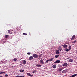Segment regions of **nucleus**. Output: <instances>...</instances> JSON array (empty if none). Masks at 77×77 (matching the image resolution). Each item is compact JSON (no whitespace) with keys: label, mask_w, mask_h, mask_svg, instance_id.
Returning a JSON list of instances; mask_svg holds the SVG:
<instances>
[{"label":"nucleus","mask_w":77,"mask_h":77,"mask_svg":"<svg viewBox=\"0 0 77 77\" xmlns=\"http://www.w3.org/2000/svg\"><path fill=\"white\" fill-rule=\"evenodd\" d=\"M77 75V74H75L74 75H72V77H75V76Z\"/></svg>","instance_id":"obj_13"},{"label":"nucleus","mask_w":77,"mask_h":77,"mask_svg":"<svg viewBox=\"0 0 77 77\" xmlns=\"http://www.w3.org/2000/svg\"><path fill=\"white\" fill-rule=\"evenodd\" d=\"M31 54V53L30 52H28L27 53V54L30 55Z\"/></svg>","instance_id":"obj_27"},{"label":"nucleus","mask_w":77,"mask_h":77,"mask_svg":"<svg viewBox=\"0 0 77 77\" xmlns=\"http://www.w3.org/2000/svg\"><path fill=\"white\" fill-rule=\"evenodd\" d=\"M20 65H21V66H23L22 64H20Z\"/></svg>","instance_id":"obj_35"},{"label":"nucleus","mask_w":77,"mask_h":77,"mask_svg":"<svg viewBox=\"0 0 77 77\" xmlns=\"http://www.w3.org/2000/svg\"><path fill=\"white\" fill-rule=\"evenodd\" d=\"M8 75L7 74L5 75V77H8Z\"/></svg>","instance_id":"obj_30"},{"label":"nucleus","mask_w":77,"mask_h":77,"mask_svg":"<svg viewBox=\"0 0 77 77\" xmlns=\"http://www.w3.org/2000/svg\"><path fill=\"white\" fill-rule=\"evenodd\" d=\"M32 56L35 58H38V55L36 54H33Z\"/></svg>","instance_id":"obj_2"},{"label":"nucleus","mask_w":77,"mask_h":77,"mask_svg":"<svg viewBox=\"0 0 77 77\" xmlns=\"http://www.w3.org/2000/svg\"><path fill=\"white\" fill-rule=\"evenodd\" d=\"M12 33H13V32H11L10 33V34H12Z\"/></svg>","instance_id":"obj_36"},{"label":"nucleus","mask_w":77,"mask_h":77,"mask_svg":"<svg viewBox=\"0 0 77 77\" xmlns=\"http://www.w3.org/2000/svg\"><path fill=\"white\" fill-rule=\"evenodd\" d=\"M20 72H24V69H20Z\"/></svg>","instance_id":"obj_17"},{"label":"nucleus","mask_w":77,"mask_h":77,"mask_svg":"<svg viewBox=\"0 0 77 77\" xmlns=\"http://www.w3.org/2000/svg\"><path fill=\"white\" fill-rule=\"evenodd\" d=\"M76 42H77V41H76V40H75L73 42V43H75Z\"/></svg>","instance_id":"obj_25"},{"label":"nucleus","mask_w":77,"mask_h":77,"mask_svg":"<svg viewBox=\"0 0 77 77\" xmlns=\"http://www.w3.org/2000/svg\"><path fill=\"white\" fill-rule=\"evenodd\" d=\"M74 38V37H72V38H71V40H74V38Z\"/></svg>","instance_id":"obj_24"},{"label":"nucleus","mask_w":77,"mask_h":77,"mask_svg":"<svg viewBox=\"0 0 77 77\" xmlns=\"http://www.w3.org/2000/svg\"><path fill=\"white\" fill-rule=\"evenodd\" d=\"M52 67L53 68H56V65H54Z\"/></svg>","instance_id":"obj_14"},{"label":"nucleus","mask_w":77,"mask_h":77,"mask_svg":"<svg viewBox=\"0 0 77 77\" xmlns=\"http://www.w3.org/2000/svg\"><path fill=\"white\" fill-rule=\"evenodd\" d=\"M8 33H11V31L10 30H8Z\"/></svg>","instance_id":"obj_32"},{"label":"nucleus","mask_w":77,"mask_h":77,"mask_svg":"<svg viewBox=\"0 0 77 77\" xmlns=\"http://www.w3.org/2000/svg\"><path fill=\"white\" fill-rule=\"evenodd\" d=\"M40 62L41 65H44V61H43V60H42V59L41 60H40Z\"/></svg>","instance_id":"obj_3"},{"label":"nucleus","mask_w":77,"mask_h":77,"mask_svg":"<svg viewBox=\"0 0 77 77\" xmlns=\"http://www.w3.org/2000/svg\"><path fill=\"white\" fill-rule=\"evenodd\" d=\"M26 63V60H23V65H25Z\"/></svg>","instance_id":"obj_11"},{"label":"nucleus","mask_w":77,"mask_h":77,"mask_svg":"<svg viewBox=\"0 0 77 77\" xmlns=\"http://www.w3.org/2000/svg\"><path fill=\"white\" fill-rule=\"evenodd\" d=\"M16 77H25L24 76H22V75H17Z\"/></svg>","instance_id":"obj_12"},{"label":"nucleus","mask_w":77,"mask_h":77,"mask_svg":"<svg viewBox=\"0 0 77 77\" xmlns=\"http://www.w3.org/2000/svg\"><path fill=\"white\" fill-rule=\"evenodd\" d=\"M32 73H35L36 72V71H33V72H32Z\"/></svg>","instance_id":"obj_29"},{"label":"nucleus","mask_w":77,"mask_h":77,"mask_svg":"<svg viewBox=\"0 0 77 77\" xmlns=\"http://www.w3.org/2000/svg\"><path fill=\"white\" fill-rule=\"evenodd\" d=\"M36 66H38V67H41V66H42V65L40 64L39 65V64H37L36 65Z\"/></svg>","instance_id":"obj_10"},{"label":"nucleus","mask_w":77,"mask_h":77,"mask_svg":"<svg viewBox=\"0 0 77 77\" xmlns=\"http://www.w3.org/2000/svg\"><path fill=\"white\" fill-rule=\"evenodd\" d=\"M61 70H62V69H58V71L60 72V71H61Z\"/></svg>","instance_id":"obj_22"},{"label":"nucleus","mask_w":77,"mask_h":77,"mask_svg":"<svg viewBox=\"0 0 77 77\" xmlns=\"http://www.w3.org/2000/svg\"><path fill=\"white\" fill-rule=\"evenodd\" d=\"M55 51H56L55 53L57 54H59V53H60V52H59V51L58 50H56Z\"/></svg>","instance_id":"obj_4"},{"label":"nucleus","mask_w":77,"mask_h":77,"mask_svg":"<svg viewBox=\"0 0 77 77\" xmlns=\"http://www.w3.org/2000/svg\"><path fill=\"white\" fill-rule=\"evenodd\" d=\"M59 55H56L55 58H57V57H59Z\"/></svg>","instance_id":"obj_19"},{"label":"nucleus","mask_w":77,"mask_h":77,"mask_svg":"<svg viewBox=\"0 0 77 77\" xmlns=\"http://www.w3.org/2000/svg\"><path fill=\"white\" fill-rule=\"evenodd\" d=\"M62 46L63 47V48H67V47L68 46L66 44H65L63 45Z\"/></svg>","instance_id":"obj_7"},{"label":"nucleus","mask_w":77,"mask_h":77,"mask_svg":"<svg viewBox=\"0 0 77 77\" xmlns=\"http://www.w3.org/2000/svg\"><path fill=\"white\" fill-rule=\"evenodd\" d=\"M27 74L28 75H30V73H27Z\"/></svg>","instance_id":"obj_26"},{"label":"nucleus","mask_w":77,"mask_h":77,"mask_svg":"<svg viewBox=\"0 0 77 77\" xmlns=\"http://www.w3.org/2000/svg\"><path fill=\"white\" fill-rule=\"evenodd\" d=\"M69 62H73V60H71V59H70L69 60Z\"/></svg>","instance_id":"obj_21"},{"label":"nucleus","mask_w":77,"mask_h":77,"mask_svg":"<svg viewBox=\"0 0 77 77\" xmlns=\"http://www.w3.org/2000/svg\"><path fill=\"white\" fill-rule=\"evenodd\" d=\"M69 48H71V46H69Z\"/></svg>","instance_id":"obj_34"},{"label":"nucleus","mask_w":77,"mask_h":77,"mask_svg":"<svg viewBox=\"0 0 77 77\" xmlns=\"http://www.w3.org/2000/svg\"><path fill=\"white\" fill-rule=\"evenodd\" d=\"M63 66H67L68 65V63H65L63 64Z\"/></svg>","instance_id":"obj_8"},{"label":"nucleus","mask_w":77,"mask_h":77,"mask_svg":"<svg viewBox=\"0 0 77 77\" xmlns=\"http://www.w3.org/2000/svg\"><path fill=\"white\" fill-rule=\"evenodd\" d=\"M60 60H57L54 62V63H60Z\"/></svg>","instance_id":"obj_6"},{"label":"nucleus","mask_w":77,"mask_h":77,"mask_svg":"<svg viewBox=\"0 0 77 77\" xmlns=\"http://www.w3.org/2000/svg\"><path fill=\"white\" fill-rule=\"evenodd\" d=\"M71 50V49L66 48V49L65 50V51H69V50Z\"/></svg>","instance_id":"obj_9"},{"label":"nucleus","mask_w":77,"mask_h":77,"mask_svg":"<svg viewBox=\"0 0 77 77\" xmlns=\"http://www.w3.org/2000/svg\"><path fill=\"white\" fill-rule=\"evenodd\" d=\"M75 35H73L72 37L75 38Z\"/></svg>","instance_id":"obj_31"},{"label":"nucleus","mask_w":77,"mask_h":77,"mask_svg":"<svg viewBox=\"0 0 77 77\" xmlns=\"http://www.w3.org/2000/svg\"><path fill=\"white\" fill-rule=\"evenodd\" d=\"M66 70H64L63 71H62V72L63 73H65L66 72Z\"/></svg>","instance_id":"obj_15"},{"label":"nucleus","mask_w":77,"mask_h":77,"mask_svg":"<svg viewBox=\"0 0 77 77\" xmlns=\"http://www.w3.org/2000/svg\"><path fill=\"white\" fill-rule=\"evenodd\" d=\"M33 59V57L32 56H31L29 58V59L30 60H32V59Z\"/></svg>","instance_id":"obj_5"},{"label":"nucleus","mask_w":77,"mask_h":77,"mask_svg":"<svg viewBox=\"0 0 77 77\" xmlns=\"http://www.w3.org/2000/svg\"><path fill=\"white\" fill-rule=\"evenodd\" d=\"M11 39H12V38H11Z\"/></svg>","instance_id":"obj_37"},{"label":"nucleus","mask_w":77,"mask_h":77,"mask_svg":"<svg viewBox=\"0 0 77 77\" xmlns=\"http://www.w3.org/2000/svg\"><path fill=\"white\" fill-rule=\"evenodd\" d=\"M58 49L59 50H60V51L62 50V48H59Z\"/></svg>","instance_id":"obj_33"},{"label":"nucleus","mask_w":77,"mask_h":77,"mask_svg":"<svg viewBox=\"0 0 77 77\" xmlns=\"http://www.w3.org/2000/svg\"><path fill=\"white\" fill-rule=\"evenodd\" d=\"M23 35H27V33H23Z\"/></svg>","instance_id":"obj_28"},{"label":"nucleus","mask_w":77,"mask_h":77,"mask_svg":"<svg viewBox=\"0 0 77 77\" xmlns=\"http://www.w3.org/2000/svg\"><path fill=\"white\" fill-rule=\"evenodd\" d=\"M5 37L6 38H8L9 37V35H5Z\"/></svg>","instance_id":"obj_16"},{"label":"nucleus","mask_w":77,"mask_h":77,"mask_svg":"<svg viewBox=\"0 0 77 77\" xmlns=\"http://www.w3.org/2000/svg\"><path fill=\"white\" fill-rule=\"evenodd\" d=\"M13 60H14V61H17V59L16 58H14Z\"/></svg>","instance_id":"obj_23"},{"label":"nucleus","mask_w":77,"mask_h":77,"mask_svg":"<svg viewBox=\"0 0 77 77\" xmlns=\"http://www.w3.org/2000/svg\"><path fill=\"white\" fill-rule=\"evenodd\" d=\"M4 73H5V72H0V74H3Z\"/></svg>","instance_id":"obj_18"},{"label":"nucleus","mask_w":77,"mask_h":77,"mask_svg":"<svg viewBox=\"0 0 77 77\" xmlns=\"http://www.w3.org/2000/svg\"><path fill=\"white\" fill-rule=\"evenodd\" d=\"M53 59H54V58H52L50 59H49V60H46V62L45 63H48V62H49V61L50 62H51V61H53Z\"/></svg>","instance_id":"obj_1"},{"label":"nucleus","mask_w":77,"mask_h":77,"mask_svg":"<svg viewBox=\"0 0 77 77\" xmlns=\"http://www.w3.org/2000/svg\"><path fill=\"white\" fill-rule=\"evenodd\" d=\"M38 56L39 57H41L42 56V54H40L38 55Z\"/></svg>","instance_id":"obj_20"}]
</instances>
